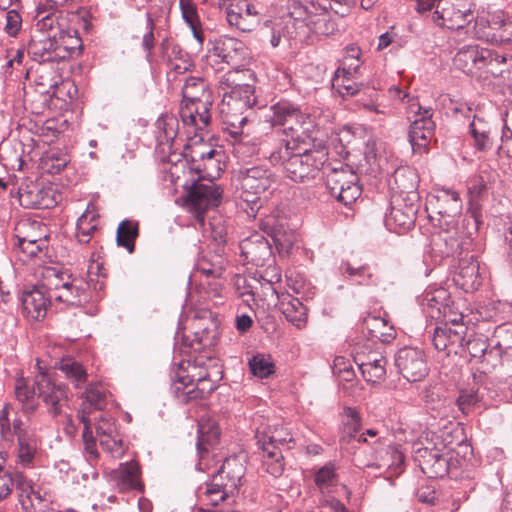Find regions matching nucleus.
Segmentation results:
<instances>
[{"mask_svg": "<svg viewBox=\"0 0 512 512\" xmlns=\"http://www.w3.org/2000/svg\"><path fill=\"white\" fill-rule=\"evenodd\" d=\"M454 283L465 292H473L481 285L479 263L473 256L461 258L453 276Z\"/></svg>", "mask_w": 512, "mask_h": 512, "instance_id": "obj_25", "label": "nucleus"}, {"mask_svg": "<svg viewBox=\"0 0 512 512\" xmlns=\"http://www.w3.org/2000/svg\"><path fill=\"white\" fill-rule=\"evenodd\" d=\"M57 40L54 34L51 36L34 35L28 44V54L38 62H59L55 55Z\"/></svg>", "mask_w": 512, "mask_h": 512, "instance_id": "obj_29", "label": "nucleus"}, {"mask_svg": "<svg viewBox=\"0 0 512 512\" xmlns=\"http://www.w3.org/2000/svg\"><path fill=\"white\" fill-rule=\"evenodd\" d=\"M36 19L37 35L51 36V34H54L57 37L65 29V19L62 17V12L54 7V3L49 1L37 7Z\"/></svg>", "mask_w": 512, "mask_h": 512, "instance_id": "obj_21", "label": "nucleus"}, {"mask_svg": "<svg viewBox=\"0 0 512 512\" xmlns=\"http://www.w3.org/2000/svg\"><path fill=\"white\" fill-rule=\"evenodd\" d=\"M470 133L474 139V147L479 151H487L493 145V131L489 122L474 116L470 123Z\"/></svg>", "mask_w": 512, "mask_h": 512, "instance_id": "obj_43", "label": "nucleus"}, {"mask_svg": "<svg viewBox=\"0 0 512 512\" xmlns=\"http://www.w3.org/2000/svg\"><path fill=\"white\" fill-rule=\"evenodd\" d=\"M249 367L253 375L259 378H266L274 373V364L270 357L257 354L249 360Z\"/></svg>", "mask_w": 512, "mask_h": 512, "instance_id": "obj_57", "label": "nucleus"}, {"mask_svg": "<svg viewBox=\"0 0 512 512\" xmlns=\"http://www.w3.org/2000/svg\"><path fill=\"white\" fill-rule=\"evenodd\" d=\"M343 427L340 441L350 443L357 440L358 432L361 429V417L359 412L352 407H345L343 411Z\"/></svg>", "mask_w": 512, "mask_h": 512, "instance_id": "obj_47", "label": "nucleus"}, {"mask_svg": "<svg viewBox=\"0 0 512 512\" xmlns=\"http://www.w3.org/2000/svg\"><path fill=\"white\" fill-rule=\"evenodd\" d=\"M386 358L378 353L367 357L366 361L359 363V368L364 379L369 383H380L386 376Z\"/></svg>", "mask_w": 512, "mask_h": 512, "instance_id": "obj_42", "label": "nucleus"}, {"mask_svg": "<svg viewBox=\"0 0 512 512\" xmlns=\"http://www.w3.org/2000/svg\"><path fill=\"white\" fill-rule=\"evenodd\" d=\"M37 396L47 408V413L56 418L64 413L68 405L69 391L61 383H56L49 375L40 372L35 377Z\"/></svg>", "mask_w": 512, "mask_h": 512, "instance_id": "obj_10", "label": "nucleus"}, {"mask_svg": "<svg viewBox=\"0 0 512 512\" xmlns=\"http://www.w3.org/2000/svg\"><path fill=\"white\" fill-rule=\"evenodd\" d=\"M429 206L439 216V225L456 227L462 213V200L458 192L451 189H440L429 201Z\"/></svg>", "mask_w": 512, "mask_h": 512, "instance_id": "obj_13", "label": "nucleus"}, {"mask_svg": "<svg viewBox=\"0 0 512 512\" xmlns=\"http://www.w3.org/2000/svg\"><path fill=\"white\" fill-rule=\"evenodd\" d=\"M138 235V222L125 219L122 222H120L117 229V245L124 247L131 254L135 250V240L138 237Z\"/></svg>", "mask_w": 512, "mask_h": 512, "instance_id": "obj_46", "label": "nucleus"}, {"mask_svg": "<svg viewBox=\"0 0 512 512\" xmlns=\"http://www.w3.org/2000/svg\"><path fill=\"white\" fill-rule=\"evenodd\" d=\"M83 397L85 398V403H88L90 407L94 409H102L105 405L106 401V391L97 384H90L84 394Z\"/></svg>", "mask_w": 512, "mask_h": 512, "instance_id": "obj_61", "label": "nucleus"}, {"mask_svg": "<svg viewBox=\"0 0 512 512\" xmlns=\"http://www.w3.org/2000/svg\"><path fill=\"white\" fill-rule=\"evenodd\" d=\"M282 313L288 322L302 329L307 323V308L298 299L289 294L284 295L280 301Z\"/></svg>", "mask_w": 512, "mask_h": 512, "instance_id": "obj_37", "label": "nucleus"}, {"mask_svg": "<svg viewBox=\"0 0 512 512\" xmlns=\"http://www.w3.org/2000/svg\"><path fill=\"white\" fill-rule=\"evenodd\" d=\"M432 109L418 107L417 118L411 123L409 141L414 153H423L434 136L435 123Z\"/></svg>", "mask_w": 512, "mask_h": 512, "instance_id": "obj_16", "label": "nucleus"}, {"mask_svg": "<svg viewBox=\"0 0 512 512\" xmlns=\"http://www.w3.org/2000/svg\"><path fill=\"white\" fill-rule=\"evenodd\" d=\"M398 372L409 382L421 381L428 374L426 355L423 350L404 347L395 355Z\"/></svg>", "mask_w": 512, "mask_h": 512, "instance_id": "obj_14", "label": "nucleus"}, {"mask_svg": "<svg viewBox=\"0 0 512 512\" xmlns=\"http://www.w3.org/2000/svg\"><path fill=\"white\" fill-rule=\"evenodd\" d=\"M55 301L61 302L66 306H80L88 299L87 283L81 278L74 277L68 285H65L62 291H59Z\"/></svg>", "mask_w": 512, "mask_h": 512, "instance_id": "obj_36", "label": "nucleus"}, {"mask_svg": "<svg viewBox=\"0 0 512 512\" xmlns=\"http://www.w3.org/2000/svg\"><path fill=\"white\" fill-rule=\"evenodd\" d=\"M172 391L181 403L206 398L222 378L221 366L212 357L197 356L179 362L172 370Z\"/></svg>", "mask_w": 512, "mask_h": 512, "instance_id": "obj_1", "label": "nucleus"}, {"mask_svg": "<svg viewBox=\"0 0 512 512\" xmlns=\"http://www.w3.org/2000/svg\"><path fill=\"white\" fill-rule=\"evenodd\" d=\"M179 7L184 22L190 27L194 38L202 43L204 40L197 5L193 0H179Z\"/></svg>", "mask_w": 512, "mask_h": 512, "instance_id": "obj_44", "label": "nucleus"}, {"mask_svg": "<svg viewBox=\"0 0 512 512\" xmlns=\"http://www.w3.org/2000/svg\"><path fill=\"white\" fill-rule=\"evenodd\" d=\"M298 109L297 106L288 101H280L270 107L272 114L269 120L273 126L279 125L284 127L289 118H292V114Z\"/></svg>", "mask_w": 512, "mask_h": 512, "instance_id": "obj_55", "label": "nucleus"}, {"mask_svg": "<svg viewBox=\"0 0 512 512\" xmlns=\"http://www.w3.org/2000/svg\"><path fill=\"white\" fill-rule=\"evenodd\" d=\"M238 181L241 198L247 203L256 204L260 195L275 183V176L269 169L255 166L240 170Z\"/></svg>", "mask_w": 512, "mask_h": 512, "instance_id": "obj_9", "label": "nucleus"}, {"mask_svg": "<svg viewBox=\"0 0 512 512\" xmlns=\"http://www.w3.org/2000/svg\"><path fill=\"white\" fill-rule=\"evenodd\" d=\"M480 402V397L476 391L464 390L461 391L457 405L461 412L465 415L469 414L471 410Z\"/></svg>", "mask_w": 512, "mask_h": 512, "instance_id": "obj_64", "label": "nucleus"}, {"mask_svg": "<svg viewBox=\"0 0 512 512\" xmlns=\"http://www.w3.org/2000/svg\"><path fill=\"white\" fill-rule=\"evenodd\" d=\"M504 57L488 48H480L477 45H466L458 50L453 59L454 67L466 74L473 73L474 69H482L485 66H493L494 63L503 62Z\"/></svg>", "mask_w": 512, "mask_h": 512, "instance_id": "obj_12", "label": "nucleus"}, {"mask_svg": "<svg viewBox=\"0 0 512 512\" xmlns=\"http://www.w3.org/2000/svg\"><path fill=\"white\" fill-rule=\"evenodd\" d=\"M155 126L159 146L162 147L163 151L166 148L170 150L178 135L179 122L177 117L173 114H163L157 119Z\"/></svg>", "mask_w": 512, "mask_h": 512, "instance_id": "obj_34", "label": "nucleus"}, {"mask_svg": "<svg viewBox=\"0 0 512 512\" xmlns=\"http://www.w3.org/2000/svg\"><path fill=\"white\" fill-rule=\"evenodd\" d=\"M471 0H440L432 12V21L447 29H462L474 19Z\"/></svg>", "mask_w": 512, "mask_h": 512, "instance_id": "obj_5", "label": "nucleus"}, {"mask_svg": "<svg viewBox=\"0 0 512 512\" xmlns=\"http://www.w3.org/2000/svg\"><path fill=\"white\" fill-rule=\"evenodd\" d=\"M339 271L347 279L352 280L360 285H367L370 283L372 273L367 265L353 266L350 262H342L339 266Z\"/></svg>", "mask_w": 512, "mask_h": 512, "instance_id": "obj_54", "label": "nucleus"}, {"mask_svg": "<svg viewBox=\"0 0 512 512\" xmlns=\"http://www.w3.org/2000/svg\"><path fill=\"white\" fill-rule=\"evenodd\" d=\"M246 473V467L243 461L238 457H228L224 460L221 467L212 476H221L222 484H229L233 481L235 486V496L238 494L240 486Z\"/></svg>", "mask_w": 512, "mask_h": 512, "instance_id": "obj_32", "label": "nucleus"}, {"mask_svg": "<svg viewBox=\"0 0 512 512\" xmlns=\"http://www.w3.org/2000/svg\"><path fill=\"white\" fill-rule=\"evenodd\" d=\"M183 103H212V93L203 78L189 77L182 88Z\"/></svg>", "mask_w": 512, "mask_h": 512, "instance_id": "obj_33", "label": "nucleus"}, {"mask_svg": "<svg viewBox=\"0 0 512 512\" xmlns=\"http://www.w3.org/2000/svg\"><path fill=\"white\" fill-rule=\"evenodd\" d=\"M36 385L35 382L30 385L28 380L20 377L17 378L14 385V394L16 399L21 403V408L24 414L31 415L38 408L36 400Z\"/></svg>", "mask_w": 512, "mask_h": 512, "instance_id": "obj_41", "label": "nucleus"}, {"mask_svg": "<svg viewBox=\"0 0 512 512\" xmlns=\"http://www.w3.org/2000/svg\"><path fill=\"white\" fill-rule=\"evenodd\" d=\"M364 326L372 338L381 342H390L395 338L394 327L384 318L369 316L364 320Z\"/></svg>", "mask_w": 512, "mask_h": 512, "instance_id": "obj_45", "label": "nucleus"}, {"mask_svg": "<svg viewBox=\"0 0 512 512\" xmlns=\"http://www.w3.org/2000/svg\"><path fill=\"white\" fill-rule=\"evenodd\" d=\"M72 274L67 271H61L56 268H47L45 271V282L48 290L50 291V297L54 299L59 291H62L65 285H68L74 278Z\"/></svg>", "mask_w": 512, "mask_h": 512, "instance_id": "obj_51", "label": "nucleus"}, {"mask_svg": "<svg viewBox=\"0 0 512 512\" xmlns=\"http://www.w3.org/2000/svg\"><path fill=\"white\" fill-rule=\"evenodd\" d=\"M222 192V189L212 181L196 182L192 185L188 193L187 204L200 224L204 223L206 211L219 205Z\"/></svg>", "mask_w": 512, "mask_h": 512, "instance_id": "obj_11", "label": "nucleus"}, {"mask_svg": "<svg viewBox=\"0 0 512 512\" xmlns=\"http://www.w3.org/2000/svg\"><path fill=\"white\" fill-rule=\"evenodd\" d=\"M360 48L356 45H349L345 49V56L343 59V73L351 74L356 72L360 67Z\"/></svg>", "mask_w": 512, "mask_h": 512, "instance_id": "obj_63", "label": "nucleus"}, {"mask_svg": "<svg viewBox=\"0 0 512 512\" xmlns=\"http://www.w3.org/2000/svg\"><path fill=\"white\" fill-rule=\"evenodd\" d=\"M50 300L40 288L25 291L21 297L22 313L31 320H41L47 314Z\"/></svg>", "mask_w": 512, "mask_h": 512, "instance_id": "obj_28", "label": "nucleus"}, {"mask_svg": "<svg viewBox=\"0 0 512 512\" xmlns=\"http://www.w3.org/2000/svg\"><path fill=\"white\" fill-rule=\"evenodd\" d=\"M357 174L349 166L333 168L326 176V186L331 196L348 206L361 195Z\"/></svg>", "mask_w": 512, "mask_h": 512, "instance_id": "obj_6", "label": "nucleus"}, {"mask_svg": "<svg viewBox=\"0 0 512 512\" xmlns=\"http://www.w3.org/2000/svg\"><path fill=\"white\" fill-rule=\"evenodd\" d=\"M266 227L277 250L282 254H288L296 241L295 234L292 231H286L282 225H271L269 221L266 223Z\"/></svg>", "mask_w": 512, "mask_h": 512, "instance_id": "obj_49", "label": "nucleus"}, {"mask_svg": "<svg viewBox=\"0 0 512 512\" xmlns=\"http://www.w3.org/2000/svg\"><path fill=\"white\" fill-rule=\"evenodd\" d=\"M314 127L313 118L298 109L283 127L284 133L291 139L283 140L285 142L284 146L273 152L271 158L282 159L289 155V150H297L298 144L305 143L311 137Z\"/></svg>", "mask_w": 512, "mask_h": 512, "instance_id": "obj_7", "label": "nucleus"}, {"mask_svg": "<svg viewBox=\"0 0 512 512\" xmlns=\"http://www.w3.org/2000/svg\"><path fill=\"white\" fill-rule=\"evenodd\" d=\"M446 455L441 453L437 448L421 447L415 451L414 458L418 462L422 472H426L431 469L439 459H442Z\"/></svg>", "mask_w": 512, "mask_h": 512, "instance_id": "obj_56", "label": "nucleus"}, {"mask_svg": "<svg viewBox=\"0 0 512 512\" xmlns=\"http://www.w3.org/2000/svg\"><path fill=\"white\" fill-rule=\"evenodd\" d=\"M99 215L94 211V205L89 204L87 209L78 218L76 223V239L81 244H88L98 230Z\"/></svg>", "mask_w": 512, "mask_h": 512, "instance_id": "obj_39", "label": "nucleus"}, {"mask_svg": "<svg viewBox=\"0 0 512 512\" xmlns=\"http://www.w3.org/2000/svg\"><path fill=\"white\" fill-rule=\"evenodd\" d=\"M12 488L15 487L20 503L26 498L27 494H31L35 490L32 480L28 479L22 472H11Z\"/></svg>", "mask_w": 512, "mask_h": 512, "instance_id": "obj_60", "label": "nucleus"}, {"mask_svg": "<svg viewBox=\"0 0 512 512\" xmlns=\"http://www.w3.org/2000/svg\"><path fill=\"white\" fill-rule=\"evenodd\" d=\"M49 499L46 494H41L39 490H34L31 494H27L22 500L21 505L26 512H48L46 508L49 505Z\"/></svg>", "mask_w": 512, "mask_h": 512, "instance_id": "obj_59", "label": "nucleus"}, {"mask_svg": "<svg viewBox=\"0 0 512 512\" xmlns=\"http://www.w3.org/2000/svg\"><path fill=\"white\" fill-rule=\"evenodd\" d=\"M220 153L214 149L196 147L192 150L193 169L200 174L201 177L209 178V181L219 177L220 160L217 158Z\"/></svg>", "mask_w": 512, "mask_h": 512, "instance_id": "obj_24", "label": "nucleus"}, {"mask_svg": "<svg viewBox=\"0 0 512 512\" xmlns=\"http://www.w3.org/2000/svg\"><path fill=\"white\" fill-rule=\"evenodd\" d=\"M78 417H79L80 421L84 425L82 437H83V442H84L85 450L92 457L97 458L98 457V451H97V448H96V441H95V439L93 437V434H92L91 422H90V419L88 417V413L85 411L84 408L81 409L78 412Z\"/></svg>", "mask_w": 512, "mask_h": 512, "instance_id": "obj_58", "label": "nucleus"}, {"mask_svg": "<svg viewBox=\"0 0 512 512\" xmlns=\"http://www.w3.org/2000/svg\"><path fill=\"white\" fill-rule=\"evenodd\" d=\"M220 437L218 424L211 418L202 417L198 422L197 449L201 457L209 448L214 447Z\"/></svg>", "mask_w": 512, "mask_h": 512, "instance_id": "obj_38", "label": "nucleus"}, {"mask_svg": "<svg viewBox=\"0 0 512 512\" xmlns=\"http://www.w3.org/2000/svg\"><path fill=\"white\" fill-rule=\"evenodd\" d=\"M210 52L212 56L218 58L221 62L234 67L242 65L246 57L244 43L228 36H221L216 39Z\"/></svg>", "mask_w": 512, "mask_h": 512, "instance_id": "obj_19", "label": "nucleus"}, {"mask_svg": "<svg viewBox=\"0 0 512 512\" xmlns=\"http://www.w3.org/2000/svg\"><path fill=\"white\" fill-rule=\"evenodd\" d=\"M289 150V155L282 159H272L273 162H281L285 174L294 182L305 183L318 176L324 163L327 161L328 152L325 147L318 149H304L302 152Z\"/></svg>", "mask_w": 512, "mask_h": 512, "instance_id": "obj_3", "label": "nucleus"}, {"mask_svg": "<svg viewBox=\"0 0 512 512\" xmlns=\"http://www.w3.org/2000/svg\"><path fill=\"white\" fill-rule=\"evenodd\" d=\"M58 369L63 372L65 377L75 386L79 388L87 381V372L81 363L73 358H63L58 363Z\"/></svg>", "mask_w": 512, "mask_h": 512, "instance_id": "obj_48", "label": "nucleus"}, {"mask_svg": "<svg viewBox=\"0 0 512 512\" xmlns=\"http://www.w3.org/2000/svg\"><path fill=\"white\" fill-rule=\"evenodd\" d=\"M234 497L235 486L233 481L228 485L222 484L221 476H211L209 481L198 488L199 500L211 506H218L220 503Z\"/></svg>", "mask_w": 512, "mask_h": 512, "instance_id": "obj_22", "label": "nucleus"}, {"mask_svg": "<svg viewBox=\"0 0 512 512\" xmlns=\"http://www.w3.org/2000/svg\"><path fill=\"white\" fill-rule=\"evenodd\" d=\"M467 192L469 196L468 213L474 219L476 225L480 223L481 212L479 202L487 196V180L483 175H473L467 180Z\"/></svg>", "mask_w": 512, "mask_h": 512, "instance_id": "obj_31", "label": "nucleus"}, {"mask_svg": "<svg viewBox=\"0 0 512 512\" xmlns=\"http://www.w3.org/2000/svg\"><path fill=\"white\" fill-rule=\"evenodd\" d=\"M421 398L429 409L436 412V414H433V417L440 419L448 418L449 406L446 403L447 401L440 397L435 391V387H426L421 393Z\"/></svg>", "mask_w": 512, "mask_h": 512, "instance_id": "obj_52", "label": "nucleus"}, {"mask_svg": "<svg viewBox=\"0 0 512 512\" xmlns=\"http://www.w3.org/2000/svg\"><path fill=\"white\" fill-rule=\"evenodd\" d=\"M416 208L413 205L392 206L390 213L385 216L386 227L395 233H403L414 226Z\"/></svg>", "mask_w": 512, "mask_h": 512, "instance_id": "obj_30", "label": "nucleus"}, {"mask_svg": "<svg viewBox=\"0 0 512 512\" xmlns=\"http://www.w3.org/2000/svg\"><path fill=\"white\" fill-rule=\"evenodd\" d=\"M416 174L409 168H399L394 172V181L402 191H412L416 187Z\"/></svg>", "mask_w": 512, "mask_h": 512, "instance_id": "obj_62", "label": "nucleus"}, {"mask_svg": "<svg viewBox=\"0 0 512 512\" xmlns=\"http://www.w3.org/2000/svg\"><path fill=\"white\" fill-rule=\"evenodd\" d=\"M12 406L5 404L0 410V437L6 442L16 440L15 457L16 464L22 467H30L33 464L38 442L34 432L19 417L12 421L9 418Z\"/></svg>", "mask_w": 512, "mask_h": 512, "instance_id": "obj_2", "label": "nucleus"}, {"mask_svg": "<svg viewBox=\"0 0 512 512\" xmlns=\"http://www.w3.org/2000/svg\"><path fill=\"white\" fill-rule=\"evenodd\" d=\"M140 467L137 462L121 463L110 472V481L119 492L135 490L143 492L144 485L140 479Z\"/></svg>", "mask_w": 512, "mask_h": 512, "instance_id": "obj_20", "label": "nucleus"}, {"mask_svg": "<svg viewBox=\"0 0 512 512\" xmlns=\"http://www.w3.org/2000/svg\"><path fill=\"white\" fill-rule=\"evenodd\" d=\"M258 444L263 451V466L266 471L279 477L284 471V462L282 448L290 449V443L293 442L291 433L284 427H276L269 433H257Z\"/></svg>", "mask_w": 512, "mask_h": 512, "instance_id": "obj_4", "label": "nucleus"}, {"mask_svg": "<svg viewBox=\"0 0 512 512\" xmlns=\"http://www.w3.org/2000/svg\"><path fill=\"white\" fill-rule=\"evenodd\" d=\"M257 11L247 0H236L226 8V18L230 26L243 32L251 31L257 24Z\"/></svg>", "mask_w": 512, "mask_h": 512, "instance_id": "obj_23", "label": "nucleus"}, {"mask_svg": "<svg viewBox=\"0 0 512 512\" xmlns=\"http://www.w3.org/2000/svg\"><path fill=\"white\" fill-rule=\"evenodd\" d=\"M57 48L56 56L59 61H65L80 54L82 49V41L76 30L64 29L61 34L56 37Z\"/></svg>", "mask_w": 512, "mask_h": 512, "instance_id": "obj_35", "label": "nucleus"}, {"mask_svg": "<svg viewBox=\"0 0 512 512\" xmlns=\"http://www.w3.org/2000/svg\"><path fill=\"white\" fill-rule=\"evenodd\" d=\"M246 79L254 81V74L249 69H234L226 72L221 76L218 88L223 92V97L229 95V91L235 90L236 86H239L241 82Z\"/></svg>", "mask_w": 512, "mask_h": 512, "instance_id": "obj_50", "label": "nucleus"}, {"mask_svg": "<svg viewBox=\"0 0 512 512\" xmlns=\"http://www.w3.org/2000/svg\"><path fill=\"white\" fill-rule=\"evenodd\" d=\"M321 6L324 11L318 14L309 15L305 19V24L308 29L316 34L322 36L333 35L338 26L335 20L331 18L328 9L332 10L335 14L344 17L348 12V0H321Z\"/></svg>", "mask_w": 512, "mask_h": 512, "instance_id": "obj_15", "label": "nucleus"}, {"mask_svg": "<svg viewBox=\"0 0 512 512\" xmlns=\"http://www.w3.org/2000/svg\"><path fill=\"white\" fill-rule=\"evenodd\" d=\"M455 227H447L432 239V251L441 257L453 256L460 247Z\"/></svg>", "mask_w": 512, "mask_h": 512, "instance_id": "obj_40", "label": "nucleus"}, {"mask_svg": "<svg viewBox=\"0 0 512 512\" xmlns=\"http://www.w3.org/2000/svg\"><path fill=\"white\" fill-rule=\"evenodd\" d=\"M255 103L254 86L243 81L235 90L229 91V95L224 96L221 112L226 113V122L231 126L242 125L246 121V116H242L243 110L252 108Z\"/></svg>", "mask_w": 512, "mask_h": 512, "instance_id": "obj_8", "label": "nucleus"}, {"mask_svg": "<svg viewBox=\"0 0 512 512\" xmlns=\"http://www.w3.org/2000/svg\"><path fill=\"white\" fill-rule=\"evenodd\" d=\"M192 348L196 350L214 347L219 339V324L211 313L196 315L191 321Z\"/></svg>", "mask_w": 512, "mask_h": 512, "instance_id": "obj_17", "label": "nucleus"}, {"mask_svg": "<svg viewBox=\"0 0 512 512\" xmlns=\"http://www.w3.org/2000/svg\"><path fill=\"white\" fill-rule=\"evenodd\" d=\"M19 202L25 208L49 209L56 205L52 190L32 184L19 191Z\"/></svg>", "mask_w": 512, "mask_h": 512, "instance_id": "obj_27", "label": "nucleus"}, {"mask_svg": "<svg viewBox=\"0 0 512 512\" xmlns=\"http://www.w3.org/2000/svg\"><path fill=\"white\" fill-rule=\"evenodd\" d=\"M212 103H183L180 107V117L184 126L194 129V132L205 129L211 119L210 106Z\"/></svg>", "mask_w": 512, "mask_h": 512, "instance_id": "obj_26", "label": "nucleus"}, {"mask_svg": "<svg viewBox=\"0 0 512 512\" xmlns=\"http://www.w3.org/2000/svg\"><path fill=\"white\" fill-rule=\"evenodd\" d=\"M467 332L466 325L458 324L456 327H449L448 324H444L434 329L432 343L436 350L446 352L447 355L458 354L464 349Z\"/></svg>", "mask_w": 512, "mask_h": 512, "instance_id": "obj_18", "label": "nucleus"}, {"mask_svg": "<svg viewBox=\"0 0 512 512\" xmlns=\"http://www.w3.org/2000/svg\"><path fill=\"white\" fill-rule=\"evenodd\" d=\"M314 482L317 488L324 494L331 492L336 487L339 478L332 463H327L321 467L315 474Z\"/></svg>", "mask_w": 512, "mask_h": 512, "instance_id": "obj_53", "label": "nucleus"}]
</instances>
